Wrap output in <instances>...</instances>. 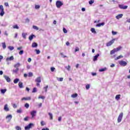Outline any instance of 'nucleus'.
<instances>
[{
	"label": "nucleus",
	"instance_id": "obj_1",
	"mask_svg": "<svg viewBox=\"0 0 130 130\" xmlns=\"http://www.w3.org/2000/svg\"><path fill=\"white\" fill-rule=\"evenodd\" d=\"M121 48H122L121 47V46H119V47H117V48H115V49H113L111 51L110 54H114V53H115V52H117V51H119V50H120V49H121Z\"/></svg>",
	"mask_w": 130,
	"mask_h": 130
},
{
	"label": "nucleus",
	"instance_id": "obj_2",
	"mask_svg": "<svg viewBox=\"0 0 130 130\" xmlns=\"http://www.w3.org/2000/svg\"><path fill=\"white\" fill-rule=\"evenodd\" d=\"M63 5V3H62V2H61V1H57L56 2V7H57V8L58 9H59L60 8H61V7Z\"/></svg>",
	"mask_w": 130,
	"mask_h": 130
},
{
	"label": "nucleus",
	"instance_id": "obj_3",
	"mask_svg": "<svg viewBox=\"0 0 130 130\" xmlns=\"http://www.w3.org/2000/svg\"><path fill=\"white\" fill-rule=\"evenodd\" d=\"M123 116V113L121 112L120 113L118 117L117 121L119 123V122H121V120H122V117Z\"/></svg>",
	"mask_w": 130,
	"mask_h": 130
},
{
	"label": "nucleus",
	"instance_id": "obj_4",
	"mask_svg": "<svg viewBox=\"0 0 130 130\" xmlns=\"http://www.w3.org/2000/svg\"><path fill=\"white\" fill-rule=\"evenodd\" d=\"M0 15L3 17L5 15V11L4 9V6L3 5H0Z\"/></svg>",
	"mask_w": 130,
	"mask_h": 130
},
{
	"label": "nucleus",
	"instance_id": "obj_5",
	"mask_svg": "<svg viewBox=\"0 0 130 130\" xmlns=\"http://www.w3.org/2000/svg\"><path fill=\"white\" fill-rule=\"evenodd\" d=\"M32 126H34V124H33V123H30L29 124L25 126L24 129H30V128H32Z\"/></svg>",
	"mask_w": 130,
	"mask_h": 130
},
{
	"label": "nucleus",
	"instance_id": "obj_6",
	"mask_svg": "<svg viewBox=\"0 0 130 130\" xmlns=\"http://www.w3.org/2000/svg\"><path fill=\"white\" fill-rule=\"evenodd\" d=\"M119 63L120 66H122L123 67H125V66L127 64V63L125 62V61H123V60L119 61Z\"/></svg>",
	"mask_w": 130,
	"mask_h": 130
},
{
	"label": "nucleus",
	"instance_id": "obj_7",
	"mask_svg": "<svg viewBox=\"0 0 130 130\" xmlns=\"http://www.w3.org/2000/svg\"><path fill=\"white\" fill-rule=\"evenodd\" d=\"M114 41H115V39H114L112 40H111L110 42L107 43L106 46H111V45H112L113 43H114Z\"/></svg>",
	"mask_w": 130,
	"mask_h": 130
},
{
	"label": "nucleus",
	"instance_id": "obj_8",
	"mask_svg": "<svg viewBox=\"0 0 130 130\" xmlns=\"http://www.w3.org/2000/svg\"><path fill=\"white\" fill-rule=\"evenodd\" d=\"M118 7L119 9L122 10H126V9H127V6H124L123 5H119Z\"/></svg>",
	"mask_w": 130,
	"mask_h": 130
},
{
	"label": "nucleus",
	"instance_id": "obj_9",
	"mask_svg": "<svg viewBox=\"0 0 130 130\" xmlns=\"http://www.w3.org/2000/svg\"><path fill=\"white\" fill-rule=\"evenodd\" d=\"M36 113H37V112L36 110H33L30 112V115L32 116V118H34V117H35V116H36Z\"/></svg>",
	"mask_w": 130,
	"mask_h": 130
},
{
	"label": "nucleus",
	"instance_id": "obj_10",
	"mask_svg": "<svg viewBox=\"0 0 130 130\" xmlns=\"http://www.w3.org/2000/svg\"><path fill=\"white\" fill-rule=\"evenodd\" d=\"M12 118H13V116L11 114L7 115L6 117L8 122H10L11 121V119H12Z\"/></svg>",
	"mask_w": 130,
	"mask_h": 130
},
{
	"label": "nucleus",
	"instance_id": "obj_11",
	"mask_svg": "<svg viewBox=\"0 0 130 130\" xmlns=\"http://www.w3.org/2000/svg\"><path fill=\"white\" fill-rule=\"evenodd\" d=\"M4 110L6 112L10 111V108H9V106L8 105V104L5 105Z\"/></svg>",
	"mask_w": 130,
	"mask_h": 130
},
{
	"label": "nucleus",
	"instance_id": "obj_12",
	"mask_svg": "<svg viewBox=\"0 0 130 130\" xmlns=\"http://www.w3.org/2000/svg\"><path fill=\"white\" fill-rule=\"evenodd\" d=\"M4 79H5V80H6L7 82H8V83H10V82H11V78H10V77H9V76H7V75H4Z\"/></svg>",
	"mask_w": 130,
	"mask_h": 130
},
{
	"label": "nucleus",
	"instance_id": "obj_13",
	"mask_svg": "<svg viewBox=\"0 0 130 130\" xmlns=\"http://www.w3.org/2000/svg\"><path fill=\"white\" fill-rule=\"evenodd\" d=\"M100 55V54H97L96 55H95L93 58V61H96V60H97V59L98 58V57H99Z\"/></svg>",
	"mask_w": 130,
	"mask_h": 130
},
{
	"label": "nucleus",
	"instance_id": "obj_14",
	"mask_svg": "<svg viewBox=\"0 0 130 130\" xmlns=\"http://www.w3.org/2000/svg\"><path fill=\"white\" fill-rule=\"evenodd\" d=\"M123 16V14H118V15H117L116 16V18L117 20H119V19L122 18Z\"/></svg>",
	"mask_w": 130,
	"mask_h": 130
},
{
	"label": "nucleus",
	"instance_id": "obj_15",
	"mask_svg": "<svg viewBox=\"0 0 130 130\" xmlns=\"http://www.w3.org/2000/svg\"><path fill=\"white\" fill-rule=\"evenodd\" d=\"M8 22L7 21H4V22L1 24L2 27H7L8 26Z\"/></svg>",
	"mask_w": 130,
	"mask_h": 130
},
{
	"label": "nucleus",
	"instance_id": "obj_16",
	"mask_svg": "<svg viewBox=\"0 0 130 130\" xmlns=\"http://www.w3.org/2000/svg\"><path fill=\"white\" fill-rule=\"evenodd\" d=\"M35 81L37 83H41V78L39 77L36 79Z\"/></svg>",
	"mask_w": 130,
	"mask_h": 130
},
{
	"label": "nucleus",
	"instance_id": "obj_17",
	"mask_svg": "<svg viewBox=\"0 0 130 130\" xmlns=\"http://www.w3.org/2000/svg\"><path fill=\"white\" fill-rule=\"evenodd\" d=\"M105 25V22H102L101 23H98L96 25V27H101V26H104Z\"/></svg>",
	"mask_w": 130,
	"mask_h": 130
},
{
	"label": "nucleus",
	"instance_id": "obj_18",
	"mask_svg": "<svg viewBox=\"0 0 130 130\" xmlns=\"http://www.w3.org/2000/svg\"><path fill=\"white\" fill-rule=\"evenodd\" d=\"M9 60H14V56H11L10 57H7L6 58V61H9Z\"/></svg>",
	"mask_w": 130,
	"mask_h": 130
},
{
	"label": "nucleus",
	"instance_id": "obj_19",
	"mask_svg": "<svg viewBox=\"0 0 130 130\" xmlns=\"http://www.w3.org/2000/svg\"><path fill=\"white\" fill-rule=\"evenodd\" d=\"M21 100L23 101L24 100H25V101H29V100H31V97L29 96V97H27V98H23Z\"/></svg>",
	"mask_w": 130,
	"mask_h": 130
},
{
	"label": "nucleus",
	"instance_id": "obj_20",
	"mask_svg": "<svg viewBox=\"0 0 130 130\" xmlns=\"http://www.w3.org/2000/svg\"><path fill=\"white\" fill-rule=\"evenodd\" d=\"M32 48H36V47H37V46H38V44H37V43L36 42H34L32 44Z\"/></svg>",
	"mask_w": 130,
	"mask_h": 130
},
{
	"label": "nucleus",
	"instance_id": "obj_21",
	"mask_svg": "<svg viewBox=\"0 0 130 130\" xmlns=\"http://www.w3.org/2000/svg\"><path fill=\"white\" fill-rule=\"evenodd\" d=\"M99 72H100L101 73H102V72H105V71H107V68H106V67L104 68H102L100 69Z\"/></svg>",
	"mask_w": 130,
	"mask_h": 130
},
{
	"label": "nucleus",
	"instance_id": "obj_22",
	"mask_svg": "<svg viewBox=\"0 0 130 130\" xmlns=\"http://www.w3.org/2000/svg\"><path fill=\"white\" fill-rule=\"evenodd\" d=\"M34 37H35V35H31L29 37V40H30V41H31V40H33V38H34Z\"/></svg>",
	"mask_w": 130,
	"mask_h": 130
},
{
	"label": "nucleus",
	"instance_id": "obj_23",
	"mask_svg": "<svg viewBox=\"0 0 130 130\" xmlns=\"http://www.w3.org/2000/svg\"><path fill=\"white\" fill-rule=\"evenodd\" d=\"M48 115L49 116L51 120H52L53 119V115L51 113H48Z\"/></svg>",
	"mask_w": 130,
	"mask_h": 130
},
{
	"label": "nucleus",
	"instance_id": "obj_24",
	"mask_svg": "<svg viewBox=\"0 0 130 130\" xmlns=\"http://www.w3.org/2000/svg\"><path fill=\"white\" fill-rule=\"evenodd\" d=\"M1 92L2 94H5V93H6V92H7V89H1Z\"/></svg>",
	"mask_w": 130,
	"mask_h": 130
},
{
	"label": "nucleus",
	"instance_id": "obj_25",
	"mask_svg": "<svg viewBox=\"0 0 130 130\" xmlns=\"http://www.w3.org/2000/svg\"><path fill=\"white\" fill-rule=\"evenodd\" d=\"M27 35H28V34L27 33L25 34L24 32L22 33V36L23 37V38H24V39H26V36H27Z\"/></svg>",
	"mask_w": 130,
	"mask_h": 130
},
{
	"label": "nucleus",
	"instance_id": "obj_26",
	"mask_svg": "<svg viewBox=\"0 0 130 130\" xmlns=\"http://www.w3.org/2000/svg\"><path fill=\"white\" fill-rule=\"evenodd\" d=\"M19 81L20 79H19V78H16L15 79H14L13 82L14 84H18V82H19Z\"/></svg>",
	"mask_w": 130,
	"mask_h": 130
},
{
	"label": "nucleus",
	"instance_id": "obj_27",
	"mask_svg": "<svg viewBox=\"0 0 130 130\" xmlns=\"http://www.w3.org/2000/svg\"><path fill=\"white\" fill-rule=\"evenodd\" d=\"M20 66H21V64H20V63L18 62L17 63L15 64L14 67V68H16V69L18 68L19 67H20Z\"/></svg>",
	"mask_w": 130,
	"mask_h": 130
},
{
	"label": "nucleus",
	"instance_id": "obj_28",
	"mask_svg": "<svg viewBox=\"0 0 130 130\" xmlns=\"http://www.w3.org/2000/svg\"><path fill=\"white\" fill-rule=\"evenodd\" d=\"M90 31L92 32V33H93L94 34H96V33H97V32H96V30H95L94 28H91Z\"/></svg>",
	"mask_w": 130,
	"mask_h": 130
},
{
	"label": "nucleus",
	"instance_id": "obj_29",
	"mask_svg": "<svg viewBox=\"0 0 130 130\" xmlns=\"http://www.w3.org/2000/svg\"><path fill=\"white\" fill-rule=\"evenodd\" d=\"M120 94H117L115 96L116 100H119L120 99Z\"/></svg>",
	"mask_w": 130,
	"mask_h": 130
},
{
	"label": "nucleus",
	"instance_id": "obj_30",
	"mask_svg": "<svg viewBox=\"0 0 130 130\" xmlns=\"http://www.w3.org/2000/svg\"><path fill=\"white\" fill-rule=\"evenodd\" d=\"M18 86H19V88H23V83L21 82H19Z\"/></svg>",
	"mask_w": 130,
	"mask_h": 130
},
{
	"label": "nucleus",
	"instance_id": "obj_31",
	"mask_svg": "<svg viewBox=\"0 0 130 130\" xmlns=\"http://www.w3.org/2000/svg\"><path fill=\"white\" fill-rule=\"evenodd\" d=\"M18 71H19V68H16V69H14L13 70V73H14L15 74H17V73H18Z\"/></svg>",
	"mask_w": 130,
	"mask_h": 130
},
{
	"label": "nucleus",
	"instance_id": "obj_32",
	"mask_svg": "<svg viewBox=\"0 0 130 130\" xmlns=\"http://www.w3.org/2000/svg\"><path fill=\"white\" fill-rule=\"evenodd\" d=\"M32 28L33 29H34L35 30H39V27H37V26L36 25H33L32 26Z\"/></svg>",
	"mask_w": 130,
	"mask_h": 130
},
{
	"label": "nucleus",
	"instance_id": "obj_33",
	"mask_svg": "<svg viewBox=\"0 0 130 130\" xmlns=\"http://www.w3.org/2000/svg\"><path fill=\"white\" fill-rule=\"evenodd\" d=\"M2 46L3 47V49H6L7 46L6 45V43H2Z\"/></svg>",
	"mask_w": 130,
	"mask_h": 130
},
{
	"label": "nucleus",
	"instance_id": "obj_34",
	"mask_svg": "<svg viewBox=\"0 0 130 130\" xmlns=\"http://www.w3.org/2000/svg\"><path fill=\"white\" fill-rule=\"evenodd\" d=\"M29 106H30V105H29V104H28V103H26L24 105V107H25V108H26L27 109H28V108H29Z\"/></svg>",
	"mask_w": 130,
	"mask_h": 130
},
{
	"label": "nucleus",
	"instance_id": "obj_35",
	"mask_svg": "<svg viewBox=\"0 0 130 130\" xmlns=\"http://www.w3.org/2000/svg\"><path fill=\"white\" fill-rule=\"evenodd\" d=\"M122 57H123V56L121 55L118 56V57H116V58L115 59L116 60H117V59H120V58H122Z\"/></svg>",
	"mask_w": 130,
	"mask_h": 130
},
{
	"label": "nucleus",
	"instance_id": "obj_36",
	"mask_svg": "<svg viewBox=\"0 0 130 130\" xmlns=\"http://www.w3.org/2000/svg\"><path fill=\"white\" fill-rule=\"evenodd\" d=\"M71 97H72V98H76V97H78V94L77 93L73 94L71 95Z\"/></svg>",
	"mask_w": 130,
	"mask_h": 130
},
{
	"label": "nucleus",
	"instance_id": "obj_37",
	"mask_svg": "<svg viewBox=\"0 0 130 130\" xmlns=\"http://www.w3.org/2000/svg\"><path fill=\"white\" fill-rule=\"evenodd\" d=\"M57 80L58 81H59L60 82H62L63 81V78H58V77H57Z\"/></svg>",
	"mask_w": 130,
	"mask_h": 130
},
{
	"label": "nucleus",
	"instance_id": "obj_38",
	"mask_svg": "<svg viewBox=\"0 0 130 130\" xmlns=\"http://www.w3.org/2000/svg\"><path fill=\"white\" fill-rule=\"evenodd\" d=\"M36 92H37V88L35 87L32 89V93H36Z\"/></svg>",
	"mask_w": 130,
	"mask_h": 130
},
{
	"label": "nucleus",
	"instance_id": "obj_39",
	"mask_svg": "<svg viewBox=\"0 0 130 130\" xmlns=\"http://www.w3.org/2000/svg\"><path fill=\"white\" fill-rule=\"evenodd\" d=\"M8 49H9V50L12 51V50H14V48L13 46H10L8 47Z\"/></svg>",
	"mask_w": 130,
	"mask_h": 130
},
{
	"label": "nucleus",
	"instance_id": "obj_40",
	"mask_svg": "<svg viewBox=\"0 0 130 130\" xmlns=\"http://www.w3.org/2000/svg\"><path fill=\"white\" fill-rule=\"evenodd\" d=\"M65 69H67L68 71H71V66L69 65L68 66H66Z\"/></svg>",
	"mask_w": 130,
	"mask_h": 130
},
{
	"label": "nucleus",
	"instance_id": "obj_41",
	"mask_svg": "<svg viewBox=\"0 0 130 130\" xmlns=\"http://www.w3.org/2000/svg\"><path fill=\"white\" fill-rule=\"evenodd\" d=\"M15 129L16 130H22V128L20 127L19 126H16L15 127Z\"/></svg>",
	"mask_w": 130,
	"mask_h": 130
},
{
	"label": "nucleus",
	"instance_id": "obj_42",
	"mask_svg": "<svg viewBox=\"0 0 130 130\" xmlns=\"http://www.w3.org/2000/svg\"><path fill=\"white\" fill-rule=\"evenodd\" d=\"M17 113H22V109L20 108L19 109L17 110Z\"/></svg>",
	"mask_w": 130,
	"mask_h": 130
},
{
	"label": "nucleus",
	"instance_id": "obj_43",
	"mask_svg": "<svg viewBox=\"0 0 130 130\" xmlns=\"http://www.w3.org/2000/svg\"><path fill=\"white\" fill-rule=\"evenodd\" d=\"M86 90H89L90 89V84H87L85 86Z\"/></svg>",
	"mask_w": 130,
	"mask_h": 130
},
{
	"label": "nucleus",
	"instance_id": "obj_44",
	"mask_svg": "<svg viewBox=\"0 0 130 130\" xmlns=\"http://www.w3.org/2000/svg\"><path fill=\"white\" fill-rule=\"evenodd\" d=\"M45 124V122H44V121H41V126H44Z\"/></svg>",
	"mask_w": 130,
	"mask_h": 130
},
{
	"label": "nucleus",
	"instance_id": "obj_45",
	"mask_svg": "<svg viewBox=\"0 0 130 130\" xmlns=\"http://www.w3.org/2000/svg\"><path fill=\"white\" fill-rule=\"evenodd\" d=\"M48 88V85H47L46 87H44V90H45V92H47Z\"/></svg>",
	"mask_w": 130,
	"mask_h": 130
},
{
	"label": "nucleus",
	"instance_id": "obj_46",
	"mask_svg": "<svg viewBox=\"0 0 130 130\" xmlns=\"http://www.w3.org/2000/svg\"><path fill=\"white\" fill-rule=\"evenodd\" d=\"M23 53H24V50H20L19 52V54H20V55H22V54H23Z\"/></svg>",
	"mask_w": 130,
	"mask_h": 130
},
{
	"label": "nucleus",
	"instance_id": "obj_47",
	"mask_svg": "<svg viewBox=\"0 0 130 130\" xmlns=\"http://www.w3.org/2000/svg\"><path fill=\"white\" fill-rule=\"evenodd\" d=\"M14 29H19V27L18 26V25L16 24L13 26Z\"/></svg>",
	"mask_w": 130,
	"mask_h": 130
},
{
	"label": "nucleus",
	"instance_id": "obj_48",
	"mask_svg": "<svg viewBox=\"0 0 130 130\" xmlns=\"http://www.w3.org/2000/svg\"><path fill=\"white\" fill-rule=\"evenodd\" d=\"M89 5H92V4H94V0H90L89 1Z\"/></svg>",
	"mask_w": 130,
	"mask_h": 130
},
{
	"label": "nucleus",
	"instance_id": "obj_49",
	"mask_svg": "<svg viewBox=\"0 0 130 130\" xmlns=\"http://www.w3.org/2000/svg\"><path fill=\"white\" fill-rule=\"evenodd\" d=\"M35 8L36 10H38V9H40V6L39 5H36L35 6Z\"/></svg>",
	"mask_w": 130,
	"mask_h": 130
},
{
	"label": "nucleus",
	"instance_id": "obj_50",
	"mask_svg": "<svg viewBox=\"0 0 130 130\" xmlns=\"http://www.w3.org/2000/svg\"><path fill=\"white\" fill-rule=\"evenodd\" d=\"M79 50H80V49L78 47H76L75 52H77V51H79Z\"/></svg>",
	"mask_w": 130,
	"mask_h": 130
},
{
	"label": "nucleus",
	"instance_id": "obj_51",
	"mask_svg": "<svg viewBox=\"0 0 130 130\" xmlns=\"http://www.w3.org/2000/svg\"><path fill=\"white\" fill-rule=\"evenodd\" d=\"M63 31L64 33H68V30L64 27L63 28Z\"/></svg>",
	"mask_w": 130,
	"mask_h": 130
},
{
	"label": "nucleus",
	"instance_id": "obj_52",
	"mask_svg": "<svg viewBox=\"0 0 130 130\" xmlns=\"http://www.w3.org/2000/svg\"><path fill=\"white\" fill-rule=\"evenodd\" d=\"M39 99H45V96H39L38 97Z\"/></svg>",
	"mask_w": 130,
	"mask_h": 130
},
{
	"label": "nucleus",
	"instance_id": "obj_53",
	"mask_svg": "<svg viewBox=\"0 0 130 130\" xmlns=\"http://www.w3.org/2000/svg\"><path fill=\"white\" fill-rule=\"evenodd\" d=\"M33 76V73L32 72H29L28 73V77H32Z\"/></svg>",
	"mask_w": 130,
	"mask_h": 130
},
{
	"label": "nucleus",
	"instance_id": "obj_54",
	"mask_svg": "<svg viewBox=\"0 0 130 130\" xmlns=\"http://www.w3.org/2000/svg\"><path fill=\"white\" fill-rule=\"evenodd\" d=\"M60 54L62 56V57H63V58H64V57H67V56L63 55V53H60Z\"/></svg>",
	"mask_w": 130,
	"mask_h": 130
},
{
	"label": "nucleus",
	"instance_id": "obj_55",
	"mask_svg": "<svg viewBox=\"0 0 130 130\" xmlns=\"http://www.w3.org/2000/svg\"><path fill=\"white\" fill-rule=\"evenodd\" d=\"M28 119H29V117L27 116L24 118V121H28Z\"/></svg>",
	"mask_w": 130,
	"mask_h": 130
},
{
	"label": "nucleus",
	"instance_id": "obj_56",
	"mask_svg": "<svg viewBox=\"0 0 130 130\" xmlns=\"http://www.w3.org/2000/svg\"><path fill=\"white\" fill-rule=\"evenodd\" d=\"M35 51H36L37 54H39L40 53V50L36 49Z\"/></svg>",
	"mask_w": 130,
	"mask_h": 130
},
{
	"label": "nucleus",
	"instance_id": "obj_57",
	"mask_svg": "<svg viewBox=\"0 0 130 130\" xmlns=\"http://www.w3.org/2000/svg\"><path fill=\"white\" fill-rule=\"evenodd\" d=\"M112 35H116V34H117V32L114 31H112Z\"/></svg>",
	"mask_w": 130,
	"mask_h": 130
},
{
	"label": "nucleus",
	"instance_id": "obj_58",
	"mask_svg": "<svg viewBox=\"0 0 130 130\" xmlns=\"http://www.w3.org/2000/svg\"><path fill=\"white\" fill-rule=\"evenodd\" d=\"M51 72H54V71H55V68L54 67H51Z\"/></svg>",
	"mask_w": 130,
	"mask_h": 130
},
{
	"label": "nucleus",
	"instance_id": "obj_59",
	"mask_svg": "<svg viewBox=\"0 0 130 130\" xmlns=\"http://www.w3.org/2000/svg\"><path fill=\"white\" fill-rule=\"evenodd\" d=\"M22 49H23V47L21 46V47L17 48V50H21Z\"/></svg>",
	"mask_w": 130,
	"mask_h": 130
},
{
	"label": "nucleus",
	"instance_id": "obj_60",
	"mask_svg": "<svg viewBox=\"0 0 130 130\" xmlns=\"http://www.w3.org/2000/svg\"><path fill=\"white\" fill-rule=\"evenodd\" d=\"M13 108H17V105H16V104H14L13 105Z\"/></svg>",
	"mask_w": 130,
	"mask_h": 130
},
{
	"label": "nucleus",
	"instance_id": "obj_61",
	"mask_svg": "<svg viewBox=\"0 0 130 130\" xmlns=\"http://www.w3.org/2000/svg\"><path fill=\"white\" fill-rule=\"evenodd\" d=\"M31 60H32V59H31V58H29L27 59V61H28V62H31Z\"/></svg>",
	"mask_w": 130,
	"mask_h": 130
},
{
	"label": "nucleus",
	"instance_id": "obj_62",
	"mask_svg": "<svg viewBox=\"0 0 130 130\" xmlns=\"http://www.w3.org/2000/svg\"><path fill=\"white\" fill-rule=\"evenodd\" d=\"M5 6L6 7H9V3H5Z\"/></svg>",
	"mask_w": 130,
	"mask_h": 130
},
{
	"label": "nucleus",
	"instance_id": "obj_63",
	"mask_svg": "<svg viewBox=\"0 0 130 130\" xmlns=\"http://www.w3.org/2000/svg\"><path fill=\"white\" fill-rule=\"evenodd\" d=\"M126 22H127V23H130V18L127 19L126 20Z\"/></svg>",
	"mask_w": 130,
	"mask_h": 130
},
{
	"label": "nucleus",
	"instance_id": "obj_64",
	"mask_svg": "<svg viewBox=\"0 0 130 130\" xmlns=\"http://www.w3.org/2000/svg\"><path fill=\"white\" fill-rule=\"evenodd\" d=\"M42 130H49V128H43L42 129Z\"/></svg>",
	"mask_w": 130,
	"mask_h": 130
}]
</instances>
